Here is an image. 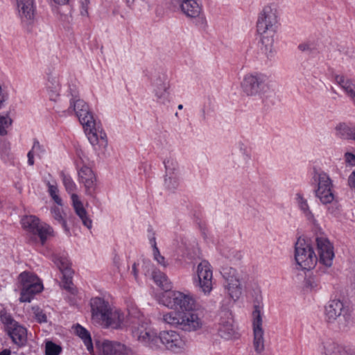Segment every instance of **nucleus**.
Wrapping results in <instances>:
<instances>
[{
	"mask_svg": "<svg viewBox=\"0 0 355 355\" xmlns=\"http://www.w3.org/2000/svg\"><path fill=\"white\" fill-rule=\"evenodd\" d=\"M279 21V12L275 3L263 6L258 14L256 28L260 42L266 53L271 52L274 35Z\"/></svg>",
	"mask_w": 355,
	"mask_h": 355,
	"instance_id": "f257e3e1",
	"label": "nucleus"
},
{
	"mask_svg": "<svg viewBox=\"0 0 355 355\" xmlns=\"http://www.w3.org/2000/svg\"><path fill=\"white\" fill-rule=\"evenodd\" d=\"M317 260L310 241L304 237H299L295 248V261L297 268L312 269L315 267Z\"/></svg>",
	"mask_w": 355,
	"mask_h": 355,
	"instance_id": "f03ea898",
	"label": "nucleus"
},
{
	"mask_svg": "<svg viewBox=\"0 0 355 355\" xmlns=\"http://www.w3.org/2000/svg\"><path fill=\"white\" fill-rule=\"evenodd\" d=\"M17 287L20 290L19 301L30 302L34 295L43 290V284L40 279L29 272H21L17 279Z\"/></svg>",
	"mask_w": 355,
	"mask_h": 355,
	"instance_id": "7ed1b4c3",
	"label": "nucleus"
},
{
	"mask_svg": "<svg viewBox=\"0 0 355 355\" xmlns=\"http://www.w3.org/2000/svg\"><path fill=\"white\" fill-rule=\"evenodd\" d=\"M0 320L3 324L4 330L12 341L18 346H24L28 340L26 328L17 322L10 313L6 311L0 313Z\"/></svg>",
	"mask_w": 355,
	"mask_h": 355,
	"instance_id": "20e7f679",
	"label": "nucleus"
},
{
	"mask_svg": "<svg viewBox=\"0 0 355 355\" xmlns=\"http://www.w3.org/2000/svg\"><path fill=\"white\" fill-rule=\"evenodd\" d=\"M317 187L315 190L316 197L324 204H336L333 192V183L329 176L324 172H317L314 176Z\"/></svg>",
	"mask_w": 355,
	"mask_h": 355,
	"instance_id": "39448f33",
	"label": "nucleus"
},
{
	"mask_svg": "<svg viewBox=\"0 0 355 355\" xmlns=\"http://www.w3.org/2000/svg\"><path fill=\"white\" fill-rule=\"evenodd\" d=\"M196 277L194 282L200 291L205 295H209L213 290V270L210 263L205 260L202 261L197 266Z\"/></svg>",
	"mask_w": 355,
	"mask_h": 355,
	"instance_id": "423d86ee",
	"label": "nucleus"
},
{
	"mask_svg": "<svg viewBox=\"0 0 355 355\" xmlns=\"http://www.w3.org/2000/svg\"><path fill=\"white\" fill-rule=\"evenodd\" d=\"M263 315L262 308L259 305H255L252 313L253 347L255 352L259 354L261 353L265 348Z\"/></svg>",
	"mask_w": 355,
	"mask_h": 355,
	"instance_id": "0eeeda50",
	"label": "nucleus"
},
{
	"mask_svg": "<svg viewBox=\"0 0 355 355\" xmlns=\"http://www.w3.org/2000/svg\"><path fill=\"white\" fill-rule=\"evenodd\" d=\"M222 275L225 279L224 288L228 297L234 301L238 300L242 295L240 277L235 269L227 267L223 268Z\"/></svg>",
	"mask_w": 355,
	"mask_h": 355,
	"instance_id": "6e6552de",
	"label": "nucleus"
},
{
	"mask_svg": "<svg viewBox=\"0 0 355 355\" xmlns=\"http://www.w3.org/2000/svg\"><path fill=\"white\" fill-rule=\"evenodd\" d=\"M22 227L28 232L39 236L42 243L53 236V229L47 224L41 223L35 216H26L21 220Z\"/></svg>",
	"mask_w": 355,
	"mask_h": 355,
	"instance_id": "1a4fd4ad",
	"label": "nucleus"
},
{
	"mask_svg": "<svg viewBox=\"0 0 355 355\" xmlns=\"http://www.w3.org/2000/svg\"><path fill=\"white\" fill-rule=\"evenodd\" d=\"M96 352L92 355H137L130 347L123 344L108 340H97L95 343Z\"/></svg>",
	"mask_w": 355,
	"mask_h": 355,
	"instance_id": "9d476101",
	"label": "nucleus"
},
{
	"mask_svg": "<svg viewBox=\"0 0 355 355\" xmlns=\"http://www.w3.org/2000/svg\"><path fill=\"white\" fill-rule=\"evenodd\" d=\"M16 12L24 26L32 25L36 18L35 0H15Z\"/></svg>",
	"mask_w": 355,
	"mask_h": 355,
	"instance_id": "9b49d317",
	"label": "nucleus"
},
{
	"mask_svg": "<svg viewBox=\"0 0 355 355\" xmlns=\"http://www.w3.org/2000/svg\"><path fill=\"white\" fill-rule=\"evenodd\" d=\"M205 322L202 313L198 309L182 312L181 329L187 331H196L203 328Z\"/></svg>",
	"mask_w": 355,
	"mask_h": 355,
	"instance_id": "f8f14e48",
	"label": "nucleus"
},
{
	"mask_svg": "<svg viewBox=\"0 0 355 355\" xmlns=\"http://www.w3.org/2000/svg\"><path fill=\"white\" fill-rule=\"evenodd\" d=\"M90 144L96 152L104 150L107 146L105 133L103 132L101 123L90 116Z\"/></svg>",
	"mask_w": 355,
	"mask_h": 355,
	"instance_id": "ddd939ff",
	"label": "nucleus"
},
{
	"mask_svg": "<svg viewBox=\"0 0 355 355\" xmlns=\"http://www.w3.org/2000/svg\"><path fill=\"white\" fill-rule=\"evenodd\" d=\"M63 183H64L66 190L69 193H71V198L72 205H73V209L75 210V212L79 216V218L81 219L83 223L86 227H88L87 211H86L83 202L80 200V198L76 194L73 193L76 188V185H75L74 182H73V180L71 178L64 176L63 178Z\"/></svg>",
	"mask_w": 355,
	"mask_h": 355,
	"instance_id": "4468645a",
	"label": "nucleus"
},
{
	"mask_svg": "<svg viewBox=\"0 0 355 355\" xmlns=\"http://www.w3.org/2000/svg\"><path fill=\"white\" fill-rule=\"evenodd\" d=\"M90 306L92 322L103 326L112 307L107 302L100 297L92 299Z\"/></svg>",
	"mask_w": 355,
	"mask_h": 355,
	"instance_id": "2eb2a0df",
	"label": "nucleus"
},
{
	"mask_svg": "<svg viewBox=\"0 0 355 355\" xmlns=\"http://www.w3.org/2000/svg\"><path fill=\"white\" fill-rule=\"evenodd\" d=\"M133 336L141 343H145L151 348L158 347L159 337L156 331L150 325L145 324L135 328L132 332Z\"/></svg>",
	"mask_w": 355,
	"mask_h": 355,
	"instance_id": "dca6fc26",
	"label": "nucleus"
},
{
	"mask_svg": "<svg viewBox=\"0 0 355 355\" xmlns=\"http://www.w3.org/2000/svg\"><path fill=\"white\" fill-rule=\"evenodd\" d=\"M133 336L141 343H145L151 348L158 347L159 337L156 331L150 325L145 324L135 328L132 332Z\"/></svg>",
	"mask_w": 355,
	"mask_h": 355,
	"instance_id": "f3484780",
	"label": "nucleus"
},
{
	"mask_svg": "<svg viewBox=\"0 0 355 355\" xmlns=\"http://www.w3.org/2000/svg\"><path fill=\"white\" fill-rule=\"evenodd\" d=\"M316 243L320 262L327 267H330L334 257V248L331 243L324 237H318Z\"/></svg>",
	"mask_w": 355,
	"mask_h": 355,
	"instance_id": "a211bd4d",
	"label": "nucleus"
},
{
	"mask_svg": "<svg viewBox=\"0 0 355 355\" xmlns=\"http://www.w3.org/2000/svg\"><path fill=\"white\" fill-rule=\"evenodd\" d=\"M61 75L58 72H52L48 74L45 89L50 101L57 102L62 90Z\"/></svg>",
	"mask_w": 355,
	"mask_h": 355,
	"instance_id": "6ab92c4d",
	"label": "nucleus"
},
{
	"mask_svg": "<svg viewBox=\"0 0 355 355\" xmlns=\"http://www.w3.org/2000/svg\"><path fill=\"white\" fill-rule=\"evenodd\" d=\"M344 312V305L339 300H330L325 306V317L328 322H334L336 320L341 321L345 320Z\"/></svg>",
	"mask_w": 355,
	"mask_h": 355,
	"instance_id": "aec40b11",
	"label": "nucleus"
},
{
	"mask_svg": "<svg viewBox=\"0 0 355 355\" xmlns=\"http://www.w3.org/2000/svg\"><path fill=\"white\" fill-rule=\"evenodd\" d=\"M159 340L171 351H176L183 346V341L180 336L174 331H166L160 334Z\"/></svg>",
	"mask_w": 355,
	"mask_h": 355,
	"instance_id": "412c9836",
	"label": "nucleus"
},
{
	"mask_svg": "<svg viewBox=\"0 0 355 355\" xmlns=\"http://www.w3.org/2000/svg\"><path fill=\"white\" fill-rule=\"evenodd\" d=\"M261 85L262 79L260 76L247 74L241 83V87L243 92L248 96H253L258 94Z\"/></svg>",
	"mask_w": 355,
	"mask_h": 355,
	"instance_id": "4be33fe9",
	"label": "nucleus"
},
{
	"mask_svg": "<svg viewBox=\"0 0 355 355\" xmlns=\"http://www.w3.org/2000/svg\"><path fill=\"white\" fill-rule=\"evenodd\" d=\"M318 351L322 355H350L343 346L331 340H322Z\"/></svg>",
	"mask_w": 355,
	"mask_h": 355,
	"instance_id": "5701e85b",
	"label": "nucleus"
},
{
	"mask_svg": "<svg viewBox=\"0 0 355 355\" xmlns=\"http://www.w3.org/2000/svg\"><path fill=\"white\" fill-rule=\"evenodd\" d=\"M103 327L121 329L125 326V316L119 309L112 308Z\"/></svg>",
	"mask_w": 355,
	"mask_h": 355,
	"instance_id": "b1692460",
	"label": "nucleus"
},
{
	"mask_svg": "<svg viewBox=\"0 0 355 355\" xmlns=\"http://www.w3.org/2000/svg\"><path fill=\"white\" fill-rule=\"evenodd\" d=\"M74 110L80 123L85 130V132L87 133V131L89 129L88 105L83 100L77 99L74 103Z\"/></svg>",
	"mask_w": 355,
	"mask_h": 355,
	"instance_id": "393cba45",
	"label": "nucleus"
},
{
	"mask_svg": "<svg viewBox=\"0 0 355 355\" xmlns=\"http://www.w3.org/2000/svg\"><path fill=\"white\" fill-rule=\"evenodd\" d=\"M182 13L189 18L198 17L202 13V6L196 0H184L180 3Z\"/></svg>",
	"mask_w": 355,
	"mask_h": 355,
	"instance_id": "a878e982",
	"label": "nucleus"
},
{
	"mask_svg": "<svg viewBox=\"0 0 355 355\" xmlns=\"http://www.w3.org/2000/svg\"><path fill=\"white\" fill-rule=\"evenodd\" d=\"M53 262L63 276L65 281L64 286L69 288L73 274L69 260L66 257H55Z\"/></svg>",
	"mask_w": 355,
	"mask_h": 355,
	"instance_id": "bb28decb",
	"label": "nucleus"
},
{
	"mask_svg": "<svg viewBox=\"0 0 355 355\" xmlns=\"http://www.w3.org/2000/svg\"><path fill=\"white\" fill-rule=\"evenodd\" d=\"M335 80L355 105V83L343 75H336Z\"/></svg>",
	"mask_w": 355,
	"mask_h": 355,
	"instance_id": "cd10ccee",
	"label": "nucleus"
},
{
	"mask_svg": "<svg viewBox=\"0 0 355 355\" xmlns=\"http://www.w3.org/2000/svg\"><path fill=\"white\" fill-rule=\"evenodd\" d=\"M178 305L177 309L181 310L180 312H184L190 311L194 308H196L197 302L193 295L190 293H181L178 294Z\"/></svg>",
	"mask_w": 355,
	"mask_h": 355,
	"instance_id": "c85d7f7f",
	"label": "nucleus"
},
{
	"mask_svg": "<svg viewBox=\"0 0 355 355\" xmlns=\"http://www.w3.org/2000/svg\"><path fill=\"white\" fill-rule=\"evenodd\" d=\"M182 292L177 291H167L164 292L160 297V302L166 307L177 310L179 295Z\"/></svg>",
	"mask_w": 355,
	"mask_h": 355,
	"instance_id": "c756f323",
	"label": "nucleus"
},
{
	"mask_svg": "<svg viewBox=\"0 0 355 355\" xmlns=\"http://www.w3.org/2000/svg\"><path fill=\"white\" fill-rule=\"evenodd\" d=\"M182 312L171 311L162 315V320L164 322L171 326L179 327L181 329V320Z\"/></svg>",
	"mask_w": 355,
	"mask_h": 355,
	"instance_id": "7c9ffc66",
	"label": "nucleus"
},
{
	"mask_svg": "<svg viewBox=\"0 0 355 355\" xmlns=\"http://www.w3.org/2000/svg\"><path fill=\"white\" fill-rule=\"evenodd\" d=\"M218 333L222 338L230 339L234 334V330L232 324V318H228L225 322H221L219 324Z\"/></svg>",
	"mask_w": 355,
	"mask_h": 355,
	"instance_id": "2f4dec72",
	"label": "nucleus"
},
{
	"mask_svg": "<svg viewBox=\"0 0 355 355\" xmlns=\"http://www.w3.org/2000/svg\"><path fill=\"white\" fill-rule=\"evenodd\" d=\"M12 124V119L8 114H0V136L3 137L8 135L9 129Z\"/></svg>",
	"mask_w": 355,
	"mask_h": 355,
	"instance_id": "473e14b6",
	"label": "nucleus"
},
{
	"mask_svg": "<svg viewBox=\"0 0 355 355\" xmlns=\"http://www.w3.org/2000/svg\"><path fill=\"white\" fill-rule=\"evenodd\" d=\"M72 329L73 334L83 340L87 348L89 349V334L87 330L78 324L73 325Z\"/></svg>",
	"mask_w": 355,
	"mask_h": 355,
	"instance_id": "72a5a7b5",
	"label": "nucleus"
},
{
	"mask_svg": "<svg viewBox=\"0 0 355 355\" xmlns=\"http://www.w3.org/2000/svg\"><path fill=\"white\" fill-rule=\"evenodd\" d=\"M139 266H141L145 274L148 272L150 270L148 263L146 260L141 259V260H139L137 262L135 263L132 267V273L136 281H137L138 278H139L138 267H139Z\"/></svg>",
	"mask_w": 355,
	"mask_h": 355,
	"instance_id": "f704fd0d",
	"label": "nucleus"
},
{
	"mask_svg": "<svg viewBox=\"0 0 355 355\" xmlns=\"http://www.w3.org/2000/svg\"><path fill=\"white\" fill-rule=\"evenodd\" d=\"M336 130L338 135L341 137L346 139H354L355 132H354V130L346 124H339L337 126Z\"/></svg>",
	"mask_w": 355,
	"mask_h": 355,
	"instance_id": "c9c22d12",
	"label": "nucleus"
},
{
	"mask_svg": "<svg viewBox=\"0 0 355 355\" xmlns=\"http://www.w3.org/2000/svg\"><path fill=\"white\" fill-rule=\"evenodd\" d=\"M61 351V347L52 341L48 340L45 343L46 355H59Z\"/></svg>",
	"mask_w": 355,
	"mask_h": 355,
	"instance_id": "e433bc0d",
	"label": "nucleus"
},
{
	"mask_svg": "<svg viewBox=\"0 0 355 355\" xmlns=\"http://www.w3.org/2000/svg\"><path fill=\"white\" fill-rule=\"evenodd\" d=\"M297 200L298 205L300 207V209L304 211V213L308 216L311 217L312 214L309 209V205L306 202V200H305L301 195L297 194Z\"/></svg>",
	"mask_w": 355,
	"mask_h": 355,
	"instance_id": "4c0bfd02",
	"label": "nucleus"
},
{
	"mask_svg": "<svg viewBox=\"0 0 355 355\" xmlns=\"http://www.w3.org/2000/svg\"><path fill=\"white\" fill-rule=\"evenodd\" d=\"M320 282L316 277H309L305 280L304 288L306 290L312 291L319 287Z\"/></svg>",
	"mask_w": 355,
	"mask_h": 355,
	"instance_id": "58836bf2",
	"label": "nucleus"
},
{
	"mask_svg": "<svg viewBox=\"0 0 355 355\" xmlns=\"http://www.w3.org/2000/svg\"><path fill=\"white\" fill-rule=\"evenodd\" d=\"M49 193L56 204L62 205V199L59 196L58 189L55 185L49 184Z\"/></svg>",
	"mask_w": 355,
	"mask_h": 355,
	"instance_id": "ea45409f",
	"label": "nucleus"
},
{
	"mask_svg": "<svg viewBox=\"0 0 355 355\" xmlns=\"http://www.w3.org/2000/svg\"><path fill=\"white\" fill-rule=\"evenodd\" d=\"M32 311L35 320L38 322H46L47 321V317L46 314L39 307H33Z\"/></svg>",
	"mask_w": 355,
	"mask_h": 355,
	"instance_id": "a19ab883",
	"label": "nucleus"
},
{
	"mask_svg": "<svg viewBox=\"0 0 355 355\" xmlns=\"http://www.w3.org/2000/svg\"><path fill=\"white\" fill-rule=\"evenodd\" d=\"M153 256L154 259L158 264L163 266L164 268L166 267L167 263L165 261V258L160 254V252L156 245V243H155L153 245Z\"/></svg>",
	"mask_w": 355,
	"mask_h": 355,
	"instance_id": "79ce46f5",
	"label": "nucleus"
},
{
	"mask_svg": "<svg viewBox=\"0 0 355 355\" xmlns=\"http://www.w3.org/2000/svg\"><path fill=\"white\" fill-rule=\"evenodd\" d=\"M169 88V85L167 83H162L157 86V89L155 90L156 95L158 98L164 97L166 94H168V90Z\"/></svg>",
	"mask_w": 355,
	"mask_h": 355,
	"instance_id": "37998d69",
	"label": "nucleus"
},
{
	"mask_svg": "<svg viewBox=\"0 0 355 355\" xmlns=\"http://www.w3.org/2000/svg\"><path fill=\"white\" fill-rule=\"evenodd\" d=\"M51 214H52L54 219L56 220L60 223H61L62 225L65 227L66 223L64 220V218L62 216V211L60 210V209H59L58 207L52 208Z\"/></svg>",
	"mask_w": 355,
	"mask_h": 355,
	"instance_id": "c03bdc74",
	"label": "nucleus"
},
{
	"mask_svg": "<svg viewBox=\"0 0 355 355\" xmlns=\"http://www.w3.org/2000/svg\"><path fill=\"white\" fill-rule=\"evenodd\" d=\"M36 148H39V145H35L33 150L28 153V163L31 166L34 164V152Z\"/></svg>",
	"mask_w": 355,
	"mask_h": 355,
	"instance_id": "a18cd8bd",
	"label": "nucleus"
},
{
	"mask_svg": "<svg viewBox=\"0 0 355 355\" xmlns=\"http://www.w3.org/2000/svg\"><path fill=\"white\" fill-rule=\"evenodd\" d=\"M345 160L346 162L352 165V166H355V155L352 154V153H347L345 154Z\"/></svg>",
	"mask_w": 355,
	"mask_h": 355,
	"instance_id": "49530a36",
	"label": "nucleus"
},
{
	"mask_svg": "<svg viewBox=\"0 0 355 355\" xmlns=\"http://www.w3.org/2000/svg\"><path fill=\"white\" fill-rule=\"evenodd\" d=\"M87 168L86 167L85 168H82L79 171V173H78L80 178L82 180V181L84 183H87Z\"/></svg>",
	"mask_w": 355,
	"mask_h": 355,
	"instance_id": "de8ad7c7",
	"label": "nucleus"
},
{
	"mask_svg": "<svg viewBox=\"0 0 355 355\" xmlns=\"http://www.w3.org/2000/svg\"><path fill=\"white\" fill-rule=\"evenodd\" d=\"M6 98V92L0 86V108L2 107L3 102H5Z\"/></svg>",
	"mask_w": 355,
	"mask_h": 355,
	"instance_id": "09e8293b",
	"label": "nucleus"
},
{
	"mask_svg": "<svg viewBox=\"0 0 355 355\" xmlns=\"http://www.w3.org/2000/svg\"><path fill=\"white\" fill-rule=\"evenodd\" d=\"M153 279H155V281L156 282H157L159 285H162V286H163V284L164 283V282H166L167 280L166 277L163 274L160 275V277L159 279L157 277V276L155 275H153Z\"/></svg>",
	"mask_w": 355,
	"mask_h": 355,
	"instance_id": "8fccbe9b",
	"label": "nucleus"
},
{
	"mask_svg": "<svg viewBox=\"0 0 355 355\" xmlns=\"http://www.w3.org/2000/svg\"><path fill=\"white\" fill-rule=\"evenodd\" d=\"M165 183L166 184V186L171 189V187H174L175 185H177V180L175 178L173 180H173L171 178H166L165 179Z\"/></svg>",
	"mask_w": 355,
	"mask_h": 355,
	"instance_id": "3c124183",
	"label": "nucleus"
},
{
	"mask_svg": "<svg viewBox=\"0 0 355 355\" xmlns=\"http://www.w3.org/2000/svg\"><path fill=\"white\" fill-rule=\"evenodd\" d=\"M349 185L351 187H355V169L353 171L352 174L349 175L348 179Z\"/></svg>",
	"mask_w": 355,
	"mask_h": 355,
	"instance_id": "603ef678",
	"label": "nucleus"
},
{
	"mask_svg": "<svg viewBox=\"0 0 355 355\" xmlns=\"http://www.w3.org/2000/svg\"><path fill=\"white\" fill-rule=\"evenodd\" d=\"M81 13L83 15H86L88 14V1H87V0H84L82 1Z\"/></svg>",
	"mask_w": 355,
	"mask_h": 355,
	"instance_id": "864d4df0",
	"label": "nucleus"
},
{
	"mask_svg": "<svg viewBox=\"0 0 355 355\" xmlns=\"http://www.w3.org/2000/svg\"><path fill=\"white\" fill-rule=\"evenodd\" d=\"M114 263L117 266L118 269L120 268V258L118 256H115L114 258Z\"/></svg>",
	"mask_w": 355,
	"mask_h": 355,
	"instance_id": "5fc2aeb1",
	"label": "nucleus"
},
{
	"mask_svg": "<svg viewBox=\"0 0 355 355\" xmlns=\"http://www.w3.org/2000/svg\"><path fill=\"white\" fill-rule=\"evenodd\" d=\"M57 4L64 5L68 2L69 0H53Z\"/></svg>",
	"mask_w": 355,
	"mask_h": 355,
	"instance_id": "6e6d98bb",
	"label": "nucleus"
},
{
	"mask_svg": "<svg viewBox=\"0 0 355 355\" xmlns=\"http://www.w3.org/2000/svg\"><path fill=\"white\" fill-rule=\"evenodd\" d=\"M0 355H10V351L9 349H4L0 352Z\"/></svg>",
	"mask_w": 355,
	"mask_h": 355,
	"instance_id": "4d7b16f0",
	"label": "nucleus"
},
{
	"mask_svg": "<svg viewBox=\"0 0 355 355\" xmlns=\"http://www.w3.org/2000/svg\"><path fill=\"white\" fill-rule=\"evenodd\" d=\"M135 1V0H126V2L129 5V6H130L132 4H133Z\"/></svg>",
	"mask_w": 355,
	"mask_h": 355,
	"instance_id": "13d9d810",
	"label": "nucleus"
},
{
	"mask_svg": "<svg viewBox=\"0 0 355 355\" xmlns=\"http://www.w3.org/2000/svg\"><path fill=\"white\" fill-rule=\"evenodd\" d=\"M89 340H90V349H92V338H89ZM91 353H92V352H90V354H91Z\"/></svg>",
	"mask_w": 355,
	"mask_h": 355,
	"instance_id": "bf43d9fd",
	"label": "nucleus"
},
{
	"mask_svg": "<svg viewBox=\"0 0 355 355\" xmlns=\"http://www.w3.org/2000/svg\"><path fill=\"white\" fill-rule=\"evenodd\" d=\"M182 107H183L182 105H178V109H179V110H182Z\"/></svg>",
	"mask_w": 355,
	"mask_h": 355,
	"instance_id": "052dcab7",
	"label": "nucleus"
},
{
	"mask_svg": "<svg viewBox=\"0 0 355 355\" xmlns=\"http://www.w3.org/2000/svg\"><path fill=\"white\" fill-rule=\"evenodd\" d=\"M355 139V133H354V139Z\"/></svg>",
	"mask_w": 355,
	"mask_h": 355,
	"instance_id": "680f3d73",
	"label": "nucleus"
}]
</instances>
